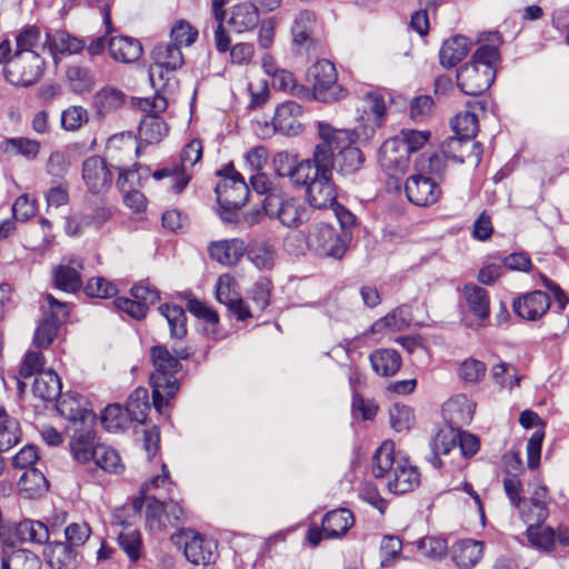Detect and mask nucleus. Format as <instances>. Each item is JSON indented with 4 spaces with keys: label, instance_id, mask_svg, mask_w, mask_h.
<instances>
[{
    "label": "nucleus",
    "instance_id": "41",
    "mask_svg": "<svg viewBox=\"0 0 569 569\" xmlns=\"http://www.w3.org/2000/svg\"><path fill=\"white\" fill-rule=\"evenodd\" d=\"M124 102V93L113 87H104L96 92L93 97L94 109L100 116L117 111Z\"/></svg>",
    "mask_w": 569,
    "mask_h": 569
},
{
    "label": "nucleus",
    "instance_id": "31",
    "mask_svg": "<svg viewBox=\"0 0 569 569\" xmlns=\"http://www.w3.org/2000/svg\"><path fill=\"white\" fill-rule=\"evenodd\" d=\"M483 555V542L472 539L460 540L452 546L451 557L461 569H471Z\"/></svg>",
    "mask_w": 569,
    "mask_h": 569
},
{
    "label": "nucleus",
    "instance_id": "12",
    "mask_svg": "<svg viewBox=\"0 0 569 569\" xmlns=\"http://www.w3.org/2000/svg\"><path fill=\"white\" fill-rule=\"evenodd\" d=\"M263 209L270 218L278 219L288 228H297L306 217L301 201L283 192H271L266 197Z\"/></svg>",
    "mask_w": 569,
    "mask_h": 569
},
{
    "label": "nucleus",
    "instance_id": "46",
    "mask_svg": "<svg viewBox=\"0 0 569 569\" xmlns=\"http://www.w3.org/2000/svg\"><path fill=\"white\" fill-rule=\"evenodd\" d=\"M1 569H41V561L29 550L16 549L2 556Z\"/></svg>",
    "mask_w": 569,
    "mask_h": 569
},
{
    "label": "nucleus",
    "instance_id": "49",
    "mask_svg": "<svg viewBox=\"0 0 569 569\" xmlns=\"http://www.w3.org/2000/svg\"><path fill=\"white\" fill-rule=\"evenodd\" d=\"M21 437L20 425L0 408V451H8L16 446Z\"/></svg>",
    "mask_w": 569,
    "mask_h": 569
},
{
    "label": "nucleus",
    "instance_id": "61",
    "mask_svg": "<svg viewBox=\"0 0 569 569\" xmlns=\"http://www.w3.org/2000/svg\"><path fill=\"white\" fill-rule=\"evenodd\" d=\"M416 170L422 174L442 178L446 170L443 158L437 153H422L416 162Z\"/></svg>",
    "mask_w": 569,
    "mask_h": 569
},
{
    "label": "nucleus",
    "instance_id": "50",
    "mask_svg": "<svg viewBox=\"0 0 569 569\" xmlns=\"http://www.w3.org/2000/svg\"><path fill=\"white\" fill-rule=\"evenodd\" d=\"M159 312L166 318L171 337L182 339L187 333L184 310L180 306L164 303L159 307Z\"/></svg>",
    "mask_w": 569,
    "mask_h": 569
},
{
    "label": "nucleus",
    "instance_id": "39",
    "mask_svg": "<svg viewBox=\"0 0 569 569\" xmlns=\"http://www.w3.org/2000/svg\"><path fill=\"white\" fill-rule=\"evenodd\" d=\"M146 522L152 533L164 532L170 526L171 519L166 506L156 497H147Z\"/></svg>",
    "mask_w": 569,
    "mask_h": 569
},
{
    "label": "nucleus",
    "instance_id": "9",
    "mask_svg": "<svg viewBox=\"0 0 569 569\" xmlns=\"http://www.w3.org/2000/svg\"><path fill=\"white\" fill-rule=\"evenodd\" d=\"M308 79L312 83V96L322 102H333L343 98L346 92L338 84L336 67L328 60L317 61L308 70Z\"/></svg>",
    "mask_w": 569,
    "mask_h": 569
},
{
    "label": "nucleus",
    "instance_id": "30",
    "mask_svg": "<svg viewBox=\"0 0 569 569\" xmlns=\"http://www.w3.org/2000/svg\"><path fill=\"white\" fill-rule=\"evenodd\" d=\"M108 49L111 58L122 63H132L142 54V46L139 40L126 36L111 37L108 41Z\"/></svg>",
    "mask_w": 569,
    "mask_h": 569
},
{
    "label": "nucleus",
    "instance_id": "4",
    "mask_svg": "<svg viewBox=\"0 0 569 569\" xmlns=\"http://www.w3.org/2000/svg\"><path fill=\"white\" fill-rule=\"evenodd\" d=\"M480 447L479 439L467 431L441 430L430 442L431 456L428 461L436 469L446 465L441 457L459 452L465 458L475 456Z\"/></svg>",
    "mask_w": 569,
    "mask_h": 569
},
{
    "label": "nucleus",
    "instance_id": "53",
    "mask_svg": "<svg viewBox=\"0 0 569 569\" xmlns=\"http://www.w3.org/2000/svg\"><path fill=\"white\" fill-rule=\"evenodd\" d=\"M148 390L146 388H137L128 398L126 408L130 415L131 420L137 421L139 423H143L148 410L150 409L148 402Z\"/></svg>",
    "mask_w": 569,
    "mask_h": 569
},
{
    "label": "nucleus",
    "instance_id": "25",
    "mask_svg": "<svg viewBox=\"0 0 569 569\" xmlns=\"http://www.w3.org/2000/svg\"><path fill=\"white\" fill-rule=\"evenodd\" d=\"M485 108L486 103L483 101H469L466 109L458 112L451 120L455 133L465 139H473L479 129L478 112H483Z\"/></svg>",
    "mask_w": 569,
    "mask_h": 569
},
{
    "label": "nucleus",
    "instance_id": "35",
    "mask_svg": "<svg viewBox=\"0 0 569 569\" xmlns=\"http://www.w3.org/2000/svg\"><path fill=\"white\" fill-rule=\"evenodd\" d=\"M61 380L51 369L39 371L32 386L33 395L43 401L58 399L61 395Z\"/></svg>",
    "mask_w": 569,
    "mask_h": 569
},
{
    "label": "nucleus",
    "instance_id": "63",
    "mask_svg": "<svg viewBox=\"0 0 569 569\" xmlns=\"http://www.w3.org/2000/svg\"><path fill=\"white\" fill-rule=\"evenodd\" d=\"M88 112L80 106H71L61 113V127L67 131H76L88 122Z\"/></svg>",
    "mask_w": 569,
    "mask_h": 569
},
{
    "label": "nucleus",
    "instance_id": "18",
    "mask_svg": "<svg viewBox=\"0 0 569 569\" xmlns=\"http://www.w3.org/2000/svg\"><path fill=\"white\" fill-rule=\"evenodd\" d=\"M112 172L102 158L93 156L84 160L82 179L90 192H106L112 183Z\"/></svg>",
    "mask_w": 569,
    "mask_h": 569
},
{
    "label": "nucleus",
    "instance_id": "44",
    "mask_svg": "<svg viewBox=\"0 0 569 569\" xmlns=\"http://www.w3.org/2000/svg\"><path fill=\"white\" fill-rule=\"evenodd\" d=\"M161 470H162L161 475L153 477L152 479H150L149 481H146L141 486V489H140L141 497L136 498L132 501V505L129 507V510H131L133 512L134 517H137L140 513L146 498L149 497L148 496L149 492H151L152 490H156V489H160V488L166 489L168 492L171 491L173 483L170 480V475H169V470H168L167 466L162 465Z\"/></svg>",
    "mask_w": 569,
    "mask_h": 569
},
{
    "label": "nucleus",
    "instance_id": "1",
    "mask_svg": "<svg viewBox=\"0 0 569 569\" xmlns=\"http://www.w3.org/2000/svg\"><path fill=\"white\" fill-rule=\"evenodd\" d=\"M501 43L502 38L499 32L488 31L478 36V49L471 60L457 71V84L461 91L469 96H477L491 86L500 60Z\"/></svg>",
    "mask_w": 569,
    "mask_h": 569
},
{
    "label": "nucleus",
    "instance_id": "24",
    "mask_svg": "<svg viewBox=\"0 0 569 569\" xmlns=\"http://www.w3.org/2000/svg\"><path fill=\"white\" fill-rule=\"evenodd\" d=\"M549 307V296L540 290L523 295L513 301L515 312L522 319L529 321H535L541 318Z\"/></svg>",
    "mask_w": 569,
    "mask_h": 569
},
{
    "label": "nucleus",
    "instance_id": "40",
    "mask_svg": "<svg viewBox=\"0 0 569 569\" xmlns=\"http://www.w3.org/2000/svg\"><path fill=\"white\" fill-rule=\"evenodd\" d=\"M372 369L380 376L390 377L398 372L401 367V358L396 350L380 349L370 355Z\"/></svg>",
    "mask_w": 569,
    "mask_h": 569
},
{
    "label": "nucleus",
    "instance_id": "29",
    "mask_svg": "<svg viewBox=\"0 0 569 569\" xmlns=\"http://www.w3.org/2000/svg\"><path fill=\"white\" fill-rule=\"evenodd\" d=\"M472 41L465 36L457 34L443 41L440 51V63L445 68L458 64L470 51Z\"/></svg>",
    "mask_w": 569,
    "mask_h": 569
},
{
    "label": "nucleus",
    "instance_id": "43",
    "mask_svg": "<svg viewBox=\"0 0 569 569\" xmlns=\"http://www.w3.org/2000/svg\"><path fill=\"white\" fill-rule=\"evenodd\" d=\"M411 318L408 308L402 306L375 321L370 327V332L381 333L385 331H399L406 328Z\"/></svg>",
    "mask_w": 569,
    "mask_h": 569
},
{
    "label": "nucleus",
    "instance_id": "47",
    "mask_svg": "<svg viewBox=\"0 0 569 569\" xmlns=\"http://www.w3.org/2000/svg\"><path fill=\"white\" fill-rule=\"evenodd\" d=\"M316 17L313 12L303 10L296 17L292 26V40L298 47L308 48L311 43Z\"/></svg>",
    "mask_w": 569,
    "mask_h": 569
},
{
    "label": "nucleus",
    "instance_id": "15",
    "mask_svg": "<svg viewBox=\"0 0 569 569\" xmlns=\"http://www.w3.org/2000/svg\"><path fill=\"white\" fill-rule=\"evenodd\" d=\"M313 163L312 157L299 160L298 154L289 151H280L273 158L277 174L288 178L295 187H299L300 183L306 182Z\"/></svg>",
    "mask_w": 569,
    "mask_h": 569
},
{
    "label": "nucleus",
    "instance_id": "57",
    "mask_svg": "<svg viewBox=\"0 0 569 569\" xmlns=\"http://www.w3.org/2000/svg\"><path fill=\"white\" fill-rule=\"evenodd\" d=\"M416 545L425 557L432 560H441L448 552V542L442 537L428 536L418 540Z\"/></svg>",
    "mask_w": 569,
    "mask_h": 569
},
{
    "label": "nucleus",
    "instance_id": "34",
    "mask_svg": "<svg viewBox=\"0 0 569 569\" xmlns=\"http://www.w3.org/2000/svg\"><path fill=\"white\" fill-rule=\"evenodd\" d=\"M355 518L350 510L341 508L326 513L322 519L325 538H339L353 526Z\"/></svg>",
    "mask_w": 569,
    "mask_h": 569
},
{
    "label": "nucleus",
    "instance_id": "42",
    "mask_svg": "<svg viewBox=\"0 0 569 569\" xmlns=\"http://www.w3.org/2000/svg\"><path fill=\"white\" fill-rule=\"evenodd\" d=\"M14 535L21 542L42 545L49 539V529L41 521L24 519L16 526Z\"/></svg>",
    "mask_w": 569,
    "mask_h": 569
},
{
    "label": "nucleus",
    "instance_id": "36",
    "mask_svg": "<svg viewBox=\"0 0 569 569\" xmlns=\"http://www.w3.org/2000/svg\"><path fill=\"white\" fill-rule=\"evenodd\" d=\"M43 47L48 48L52 56L73 54L83 49L84 42L64 30H59L47 34Z\"/></svg>",
    "mask_w": 569,
    "mask_h": 569
},
{
    "label": "nucleus",
    "instance_id": "23",
    "mask_svg": "<svg viewBox=\"0 0 569 569\" xmlns=\"http://www.w3.org/2000/svg\"><path fill=\"white\" fill-rule=\"evenodd\" d=\"M180 538L184 540V556L188 561L194 565H207L212 560L213 541L203 538L191 529L183 530Z\"/></svg>",
    "mask_w": 569,
    "mask_h": 569
},
{
    "label": "nucleus",
    "instance_id": "27",
    "mask_svg": "<svg viewBox=\"0 0 569 569\" xmlns=\"http://www.w3.org/2000/svg\"><path fill=\"white\" fill-rule=\"evenodd\" d=\"M138 179L136 169L119 168L117 186L123 192V202L133 211L141 212L147 206L146 197L139 190L131 189Z\"/></svg>",
    "mask_w": 569,
    "mask_h": 569
},
{
    "label": "nucleus",
    "instance_id": "8",
    "mask_svg": "<svg viewBox=\"0 0 569 569\" xmlns=\"http://www.w3.org/2000/svg\"><path fill=\"white\" fill-rule=\"evenodd\" d=\"M167 106L168 103L166 98L160 94L139 100L138 107L146 113L139 126L140 143H158L167 134L168 127L158 116V113L163 112L167 109Z\"/></svg>",
    "mask_w": 569,
    "mask_h": 569
},
{
    "label": "nucleus",
    "instance_id": "32",
    "mask_svg": "<svg viewBox=\"0 0 569 569\" xmlns=\"http://www.w3.org/2000/svg\"><path fill=\"white\" fill-rule=\"evenodd\" d=\"M113 523L122 526L123 529L118 533V543L131 561H137L141 556L142 539L137 529L130 528L131 522L122 519L120 513L113 517Z\"/></svg>",
    "mask_w": 569,
    "mask_h": 569
},
{
    "label": "nucleus",
    "instance_id": "13",
    "mask_svg": "<svg viewBox=\"0 0 569 569\" xmlns=\"http://www.w3.org/2000/svg\"><path fill=\"white\" fill-rule=\"evenodd\" d=\"M216 194L223 209H239L248 200L249 187L242 176L230 168L226 170V174L217 184Z\"/></svg>",
    "mask_w": 569,
    "mask_h": 569
},
{
    "label": "nucleus",
    "instance_id": "64",
    "mask_svg": "<svg viewBox=\"0 0 569 569\" xmlns=\"http://www.w3.org/2000/svg\"><path fill=\"white\" fill-rule=\"evenodd\" d=\"M58 332V320L53 317L44 319L36 330L33 341L38 348H47Z\"/></svg>",
    "mask_w": 569,
    "mask_h": 569
},
{
    "label": "nucleus",
    "instance_id": "38",
    "mask_svg": "<svg viewBox=\"0 0 569 569\" xmlns=\"http://www.w3.org/2000/svg\"><path fill=\"white\" fill-rule=\"evenodd\" d=\"M99 445L96 442L94 433L87 429L76 432L70 442V450L78 462L87 463L93 460Z\"/></svg>",
    "mask_w": 569,
    "mask_h": 569
},
{
    "label": "nucleus",
    "instance_id": "48",
    "mask_svg": "<svg viewBox=\"0 0 569 569\" xmlns=\"http://www.w3.org/2000/svg\"><path fill=\"white\" fill-rule=\"evenodd\" d=\"M57 409L61 416L74 423H86L87 421H93L94 419L92 410L82 407L80 399L74 396L63 398L58 403Z\"/></svg>",
    "mask_w": 569,
    "mask_h": 569
},
{
    "label": "nucleus",
    "instance_id": "51",
    "mask_svg": "<svg viewBox=\"0 0 569 569\" xmlns=\"http://www.w3.org/2000/svg\"><path fill=\"white\" fill-rule=\"evenodd\" d=\"M248 259L260 270H269L276 260V250L266 241H257L246 251Z\"/></svg>",
    "mask_w": 569,
    "mask_h": 569
},
{
    "label": "nucleus",
    "instance_id": "28",
    "mask_svg": "<svg viewBox=\"0 0 569 569\" xmlns=\"http://www.w3.org/2000/svg\"><path fill=\"white\" fill-rule=\"evenodd\" d=\"M44 557L53 569H76L78 552L69 542H50L44 548Z\"/></svg>",
    "mask_w": 569,
    "mask_h": 569
},
{
    "label": "nucleus",
    "instance_id": "37",
    "mask_svg": "<svg viewBox=\"0 0 569 569\" xmlns=\"http://www.w3.org/2000/svg\"><path fill=\"white\" fill-rule=\"evenodd\" d=\"M466 305L478 319L485 320L490 315V301L487 290L473 283L466 284L462 290Z\"/></svg>",
    "mask_w": 569,
    "mask_h": 569
},
{
    "label": "nucleus",
    "instance_id": "22",
    "mask_svg": "<svg viewBox=\"0 0 569 569\" xmlns=\"http://www.w3.org/2000/svg\"><path fill=\"white\" fill-rule=\"evenodd\" d=\"M517 509L528 526L542 525L549 516L546 487H538L530 498L523 499L517 506Z\"/></svg>",
    "mask_w": 569,
    "mask_h": 569
},
{
    "label": "nucleus",
    "instance_id": "17",
    "mask_svg": "<svg viewBox=\"0 0 569 569\" xmlns=\"http://www.w3.org/2000/svg\"><path fill=\"white\" fill-rule=\"evenodd\" d=\"M405 191L408 200L417 206L433 204L441 197L439 183L420 172L407 179Z\"/></svg>",
    "mask_w": 569,
    "mask_h": 569
},
{
    "label": "nucleus",
    "instance_id": "54",
    "mask_svg": "<svg viewBox=\"0 0 569 569\" xmlns=\"http://www.w3.org/2000/svg\"><path fill=\"white\" fill-rule=\"evenodd\" d=\"M130 420L127 408H122L120 405H109L101 416L103 427L111 432L124 429Z\"/></svg>",
    "mask_w": 569,
    "mask_h": 569
},
{
    "label": "nucleus",
    "instance_id": "55",
    "mask_svg": "<svg viewBox=\"0 0 569 569\" xmlns=\"http://www.w3.org/2000/svg\"><path fill=\"white\" fill-rule=\"evenodd\" d=\"M92 461L97 467L108 472L119 473L123 469L118 452L104 445H99L96 448V456Z\"/></svg>",
    "mask_w": 569,
    "mask_h": 569
},
{
    "label": "nucleus",
    "instance_id": "11",
    "mask_svg": "<svg viewBox=\"0 0 569 569\" xmlns=\"http://www.w3.org/2000/svg\"><path fill=\"white\" fill-rule=\"evenodd\" d=\"M44 60L38 52L14 53L6 67V79L16 86L29 87L40 80Z\"/></svg>",
    "mask_w": 569,
    "mask_h": 569
},
{
    "label": "nucleus",
    "instance_id": "3",
    "mask_svg": "<svg viewBox=\"0 0 569 569\" xmlns=\"http://www.w3.org/2000/svg\"><path fill=\"white\" fill-rule=\"evenodd\" d=\"M151 359L154 366V372L150 377L153 406L158 412H161L167 406L164 397H173L178 391L176 373L180 362L161 346L151 349Z\"/></svg>",
    "mask_w": 569,
    "mask_h": 569
},
{
    "label": "nucleus",
    "instance_id": "52",
    "mask_svg": "<svg viewBox=\"0 0 569 569\" xmlns=\"http://www.w3.org/2000/svg\"><path fill=\"white\" fill-rule=\"evenodd\" d=\"M526 536L529 543L541 551L550 552L556 546V531L551 527L528 526Z\"/></svg>",
    "mask_w": 569,
    "mask_h": 569
},
{
    "label": "nucleus",
    "instance_id": "62",
    "mask_svg": "<svg viewBox=\"0 0 569 569\" xmlns=\"http://www.w3.org/2000/svg\"><path fill=\"white\" fill-rule=\"evenodd\" d=\"M198 38V30L184 20L177 21L170 31V42L181 48L191 46Z\"/></svg>",
    "mask_w": 569,
    "mask_h": 569
},
{
    "label": "nucleus",
    "instance_id": "2",
    "mask_svg": "<svg viewBox=\"0 0 569 569\" xmlns=\"http://www.w3.org/2000/svg\"><path fill=\"white\" fill-rule=\"evenodd\" d=\"M372 473L385 478L388 489L393 493L412 491L420 483V472L401 452L395 451L392 441H383L372 459Z\"/></svg>",
    "mask_w": 569,
    "mask_h": 569
},
{
    "label": "nucleus",
    "instance_id": "7",
    "mask_svg": "<svg viewBox=\"0 0 569 569\" xmlns=\"http://www.w3.org/2000/svg\"><path fill=\"white\" fill-rule=\"evenodd\" d=\"M202 152V142L199 139H192L182 149L179 164L173 168L156 170L152 176L156 180L170 178L171 189L173 192L180 193L189 183L192 169L200 162Z\"/></svg>",
    "mask_w": 569,
    "mask_h": 569
},
{
    "label": "nucleus",
    "instance_id": "58",
    "mask_svg": "<svg viewBox=\"0 0 569 569\" xmlns=\"http://www.w3.org/2000/svg\"><path fill=\"white\" fill-rule=\"evenodd\" d=\"M67 79L71 89L77 93L88 92L93 88L94 81L90 71L79 66L69 67Z\"/></svg>",
    "mask_w": 569,
    "mask_h": 569
},
{
    "label": "nucleus",
    "instance_id": "26",
    "mask_svg": "<svg viewBox=\"0 0 569 569\" xmlns=\"http://www.w3.org/2000/svg\"><path fill=\"white\" fill-rule=\"evenodd\" d=\"M259 22V9L254 2H239L229 9L228 24L237 33L252 31Z\"/></svg>",
    "mask_w": 569,
    "mask_h": 569
},
{
    "label": "nucleus",
    "instance_id": "21",
    "mask_svg": "<svg viewBox=\"0 0 569 569\" xmlns=\"http://www.w3.org/2000/svg\"><path fill=\"white\" fill-rule=\"evenodd\" d=\"M82 261L76 257L63 258L52 270L56 288L68 293L76 292L82 286L81 270Z\"/></svg>",
    "mask_w": 569,
    "mask_h": 569
},
{
    "label": "nucleus",
    "instance_id": "14",
    "mask_svg": "<svg viewBox=\"0 0 569 569\" xmlns=\"http://www.w3.org/2000/svg\"><path fill=\"white\" fill-rule=\"evenodd\" d=\"M378 159L382 170L390 177L405 174L410 164L406 144L397 137L389 138L381 144Z\"/></svg>",
    "mask_w": 569,
    "mask_h": 569
},
{
    "label": "nucleus",
    "instance_id": "6",
    "mask_svg": "<svg viewBox=\"0 0 569 569\" xmlns=\"http://www.w3.org/2000/svg\"><path fill=\"white\" fill-rule=\"evenodd\" d=\"M317 129L320 142L315 146L313 162L335 167V152L339 153L353 144L356 134L351 130L337 129L325 121H318Z\"/></svg>",
    "mask_w": 569,
    "mask_h": 569
},
{
    "label": "nucleus",
    "instance_id": "19",
    "mask_svg": "<svg viewBox=\"0 0 569 569\" xmlns=\"http://www.w3.org/2000/svg\"><path fill=\"white\" fill-rule=\"evenodd\" d=\"M303 108L296 101L288 100L277 106L272 118L273 130L284 136H298L302 132L300 118Z\"/></svg>",
    "mask_w": 569,
    "mask_h": 569
},
{
    "label": "nucleus",
    "instance_id": "59",
    "mask_svg": "<svg viewBox=\"0 0 569 569\" xmlns=\"http://www.w3.org/2000/svg\"><path fill=\"white\" fill-rule=\"evenodd\" d=\"M391 427L398 431H408L415 423L413 410L405 405L395 403L389 410Z\"/></svg>",
    "mask_w": 569,
    "mask_h": 569
},
{
    "label": "nucleus",
    "instance_id": "5",
    "mask_svg": "<svg viewBox=\"0 0 569 569\" xmlns=\"http://www.w3.org/2000/svg\"><path fill=\"white\" fill-rule=\"evenodd\" d=\"M332 166L313 163L311 172L308 173L306 182L298 188H306L308 202L318 209L331 208L337 202V191L332 181Z\"/></svg>",
    "mask_w": 569,
    "mask_h": 569
},
{
    "label": "nucleus",
    "instance_id": "20",
    "mask_svg": "<svg viewBox=\"0 0 569 569\" xmlns=\"http://www.w3.org/2000/svg\"><path fill=\"white\" fill-rule=\"evenodd\" d=\"M442 154L445 158L457 161H469L478 166L481 161L482 150L479 143L470 138H462L458 134L446 139L442 143Z\"/></svg>",
    "mask_w": 569,
    "mask_h": 569
},
{
    "label": "nucleus",
    "instance_id": "45",
    "mask_svg": "<svg viewBox=\"0 0 569 569\" xmlns=\"http://www.w3.org/2000/svg\"><path fill=\"white\" fill-rule=\"evenodd\" d=\"M19 491L24 498H34L44 493L48 489V481L38 469L26 470L18 482Z\"/></svg>",
    "mask_w": 569,
    "mask_h": 569
},
{
    "label": "nucleus",
    "instance_id": "60",
    "mask_svg": "<svg viewBox=\"0 0 569 569\" xmlns=\"http://www.w3.org/2000/svg\"><path fill=\"white\" fill-rule=\"evenodd\" d=\"M491 375L501 388L507 389H512L515 386H518L521 380V376L518 373L517 369L506 362L495 365L491 368Z\"/></svg>",
    "mask_w": 569,
    "mask_h": 569
},
{
    "label": "nucleus",
    "instance_id": "33",
    "mask_svg": "<svg viewBox=\"0 0 569 569\" xmlns=\"http://www.w3.org/2000/svg\"><path fill=\"white\" fill-rule=\"evenodd\" d=\"M246 251L247 246L240 239L216 241L209 246L210 257L226 266L237 263Z\"/></svg>",
    "mask_w": 569,
    "mask_h": 569
},
{
    "label": "nucleus",
    "instance_id": "16",
    "mask_svg": "<svg viewBox=\"0 0 569 569\" xmlns=\"http://www.w3.org/2000/svg\"><path fill=\"white\" fill-rule=\"evenodd\" d=\"M152 59L154 67L150 69L149 77L153 86L157 84V77L160 81L163 80V71H176L184 63L181 48L171 42L157 44L152 51Z\"/></svg>",
    "mask_w": 569,
    "mask_h": 569
},
{
    "label": "nucleus",
    "instance_id": "10",
    "mask_svg": "<svg viewBox=\"0 0 569 569\" xmlns=\"http://www.w3.org/2000/svg\"><path fill=\"white\" fill-rule=\"evenodd\" d=\"M307 247L318 256L341 259L347 250L346 234L328 223H315L309 229Z\"/></svg>",
    "mask_w": 569,
    "mask_h": 569
},
{
    "label": "nucleus",
    "instance_id": "56",
    "mask_svg": "<svg viewBox=\"0 0 569 569\" xmlns=\"http://www.w3.org/2000/svg\"><path fill=\"white\" fill-rule=\"evenodd\" d=\"M271 84L276 90L291 93L296 97H307L309 91L303 86H298L293 74L284 69H280L271 77Z\"/></svg>",
    "mask_w": 569,
    "mask_h": 569
}]
</instances>
